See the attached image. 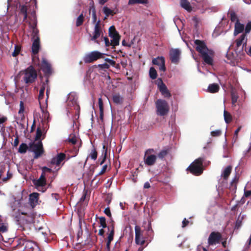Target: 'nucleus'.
<instances>
[{"label":"nucleus","instance_id":"obj_1","mask_svg":"<svg viewBox=\"0 0 251 251\" xmlns=\"http://www.w3.org/2000/svg\"><path fill=\"white\" fill-rule=\"evenodd\" d=\"M194 43L196 45V50L200 54L203 61L208 65H212L214 51L207 48L203 41L197 39L194 41Z\"/></svg>","mask_w":251,"mask_h":251},{"label":"nucleus","instance_id":"obj_2","mask_svg":"<svg viewBox=\"0 0 251 251\" xmlns=\"http://www.w3.org/2000/svg\"><path fill=\"white\" fill-rule=\"evenodd\" d=\"M92 12V23L95 24L94 30L93 34H90L91 40L94 41L95 43L100 44V41L98 39L103 34L102 27L101 26V21L100 20L97 21L96 11L93 1L92 4L90 6L89 13Z\"/></svg>","mask_w":251,"mask_h":251},{"label":"nucleus","instance_id":"obj_3","mask_svg":"<svg viewBox=\"0 0 251 251\" xmlns=\"http://www.w3.org/2000/svg\"><path fill=\"white\" fill-rule=\"evenodd\" d=\"M20 74L23 75V79L26 84L34 83L37 77V71L32 65H30L25 70L21 71Z\"/></svg>","mask_w":251,"mask_h":251},{"label":"nucleus","instance_id":"obj_4","mask_svg":"<svg viewBox=\"0 0 251 251\" xmlns=\"http://www.w3.org/2000/svg\"><path fill=\"white\" fill-rule=\"evenodd\" d=\"M204 158L199 157L195 160L188 167L187 170L194 175L200 176L203 173V162Z\"/></svg>","mask_w":251,"mask_h":251},{"label":"nucleus","instance_id":"obj_5","mask_svg":"<svg viewBox=\"0 0 251 251\" xmlns=\"http://www.w3.org/2000/svg\"><path fill=\"white\" fill-rule=\"evenodd\" d=\"M155 106L156 114L158 116H164L169 112V106L165 100L158 99L155 101Z\"/></svg>","mask_w":251,"mask_h":251},{"label":"nucleus","instance_id":"obj_6","mask_svg":"<svg viewBox=\"0 0 251 251\" xmlns=\"http://www.w3.org/2000/svg\"><path fill=\"white\" fill-rule=\"evenodd\" d=\"M104 54L98 51H93L84 56L83 61L85 63H92L99 59L103 58Z\"/></svg>","mask_w":251,"mask_h":251},{"label":"nucleus","instance_id":"obj_7","mask_svg":"<svg viewBox=\"0 0 251 251\" xmlns=\"http://www.w3.org/2000/svg\"><path fill=\"white\" fill-rule=\"evenodd\" d=\"M153 152H154V150L152 149H148L145 151L144 160L146 165L151 166L155 163L157 156L154 154H151Z\"/></svg>","mask_w":251,"mask_h":251},{"label":"nucleus","instance_id":"obj_8","mask_svg":"<svg viewBox=\"0 0 251 251\" xmlns=\"http://www.w3.org/2000/svg\"><path fill=\"white\" fill-rule=\"evenodd\" d=\"M109 36L112 38L111 41L113 42V48L119 45L121 36L116 31L114 25H112L109 28Z\"/></svg>","mask_w":251,"mask_h":251},{"label":"nucleus","instance_id":"obj_9","mask_svg":"<svg viewBox=\"0 0 251 251\" xmlns=\"http://www.w3.org/2000/svg\"><path fill=\"white\" fill-rule=\"evenodd\" d=\"M33 182L39 191L45 192L46 191L47 188L45 187L47 184L46 176H44L43 174H41L38 179L34 180Z\"/></svg>","mask_w":251,"mask_h":251},{"label":"nucleus","instance_id":"obj_10","mask_svg":"<svg viewBox=\"0 0 251 251\" xmlns=\"http://www.w3.org/2000/svg\"><path fill=\"white\" fill-rule=\"evenodd\" d=\"M30 148L34 152V158L37 159L44 153L43 144L41 141H39L36 144H32L30 145Z\"/></svg>","mask_w":251,"mask_h":251},{"label":"nucleus","instance_id":"obj_11","mask_svg":"<svg viewBox=\"0 0 251 251\" xmlns=\"http://www.w3.org/2000/svg\"><path fill=\"white\" fill-rule=\"evenodd\" d=\"M222 238L221 233L219 232L213 231L210 234L208 239V243L209 245H214L220 242Z\"/></svg>","mask_w":251,"mask_h":251},{"label":"nucleus","instance_id":"obj_12","mask_svg":"<svg viewBox=\"0 0 251 251\" xmlns=\"http://www.w3.org/2000/svg\"><path fill=\"white\" fill-rule=\"evenodd\" d=\"M40 69L44 72L45 76L49 79V76L52 74V69L50 64L45 58L42 59Z\"/></svg>","mask_w":251,"mask_h":251},{"label":"nucleus","instance_id":"obj_13","mask_svg":"<svg viewBox=\"0 0 251 251\" xmlns=\"http://www.w3.org/2000/svg\"><path fill=\"white\" fill-rule=\"evenodd\" d=\"M180 50L178 49H172L170 50V59L171 61L174 64H177L179 62Z\"/></svg>","mask_w":251,"mask_h":251},{"label":"nucleus","instance_id":"obj_14","mask_svg":"<svg viewBox=\"0 0 251 251\" xmlns=\"http://www.w3.org/2000/svg\"><path fill=\"white\" fill-rule=\"evenodd\" d=\"M135 243L138 245H143L146 243V239H144V237L142 236L141 229L139 226H135Z\"/></svg>","mask_w":251,"mask_h":251},{"label":"nucleus","instance_id":"obj_15","mask_svg":"<svg viewBox=\"0 0 251 251\" xmlns=\"http://www.w3.org/2000/svg\"><path fill=\"white\" fill-rule=\"evenodd\" d=\"M152 63L153 65L158 66L160 71L165 72L166 71L165 61L164 57L158 56L152 59Z\"/></svg>","mask_w":251,"mask_h":251},{"label":"nucleus","instance_id":"obj_16","mask_svg":"<svg viewBox=\"0 0 251 251\" xmlns=\"http://www.w3.org/2000/svg\"><path fill=\"white\" fill-rule=\"evenodd\" d=\"M159 82L158 84L159 90L161 92V94L166 98H170L171 97V94L168 90L166 85L163 82L161 78L159 79Z\"/></svg>","mask_w":251,"mask_h":251},{"label":"nucleus","instance_id":"obj_17","mask_svg":"<svg viewBox=\"0 0 251 251\" xmlns=\"http://www.w3.org/2000/svg\"><path fill=\"white\" fill-rule=\"evenodd\" d=\"M21 214L24 215V217L20 218V220H23L24 223L31 224L33 222L35 217L34 213L21 212Z\"/></svg>","mask_w":251,"mask_h":251},{"label":"nucleus","instance_id":"obj_18","mask_svg":"<svg viewBox=\"0 0 251 251\" xmlns=\"http://www.w3.org/2000/svg\"><path fill=\"white\" fill-rule=\"evenodd\" d=\"M33 42L31 47L32 54L36 55L38 53L40 49V38H37L35 40H32Z\"/></svg>","mask_w":251,"mask_h":251},{"label":"nucleus","instance_id":"obj_19","mask_svg":"<svg viewBox=\"0 0 251 251\" xmlns=\"http://www.w3.org/2000/svg\"><path fill=\"white\" fill-rule=\"evenodd\" d=\"M66 158V154L64 153H59L57 155L53 157L51 160L52 164H55L58 166L60 164L61 162L63 161Z\"/></svg>","mask_w":251,"mask_h":251},{"label":"nucleus","instance_id":"obj_20","mask_svg":"<svg viewBox=\"0 0 251 251\" xmlns=\"http://www.w3.org/2000/svg\"><path fill=\"white\" fill-rule=\"evenodd\" d=\"M153 238V231L151 228V223L148 224V229L146 231V233L145 234L144 239H146V242H151Z\"/></svg>","mask_w":251,"mask_h":251},{"label":"nucleus","instance_id":"obj_21","mask_svg":"<svg viewBox=\"0 0 251 251\" xmlns=\"http://www.w3.org/2000/svg\"><path fill=\"white\" fill-rule=\"evenodd\" d=\"M39 196L37 193H33L29 195V201L32 208H34L37 205Z\"/></svg>","mask_w":251,"mask_h":251},{"label":"nucleus","instance_id":"obj_22","mask_svg":"<svg viewBox=\"0 0 251 251\" xmlns=\"http://www.w3.org/2000/svg\"><path fill=\"white\" fill-rule=\"evenodd\" d=\"M247 36L246 34H242L239 38L236 40V47H241L242 46L244 43H247Z\"/></svg>","mask_w":251,"mask_h":251},{"label":"nucleus","instance_id":"obj_23","mask_svg":"<svg viewBox=\"0 0 251 251\" xmlns=\"http://www.w3.org/2000/svg\"><path fill=\"white\" fill-rule=\"evenodd\" d=\"M107 147H106L105 145H103L102 147V154L101 156L102 158L101 159L100 158L99 159V161H100L99 164L100 165H102L106 161L107 155Z\"/></svg>","mask_w":251,"mask_h":251},{"label":"nucleus","instance_id":"obj_24","mask_svg":"<svg viewBox=\"0 0 251 251\" xmlns=\"http://www.w3.org/2000/svg\"><path fill=\"white\" fill-rule=\"evenodd\" d=\"M49 81V79L47 78L45 82H44L42 85V87L39 91V94L38 96V99L39 101H40L44 98L45 90L46 88H47L48 86Z\"/></svg>","mask_w":251,"mask_h":251},{"label":"nucleus","instance_id":"obj_25","mask_svg":"<svg viewBox=\"0 0 251 251\" xmlns=\"http://www.w3.org/2000/svg\"><path fill=\"white\" fill-rule=\"evenodd\" d=\"M180 6L188 12H190L192 11V7L188 0H180Z\"/></svg>","mask_w":251,"mask_h":251},{"label":"nucleus","instance_id":"obj_26","mask_svg":"<svg viewBox=\"0 0 251 251\" xmlns=\"http://www.w3.org/2000/svg\"><path fill=\"white\" fill-rule=\"evenodd\" d=\"M30 26L32 28V40H35L37 37H39V30L36 27V24H35L34 25H31L29 23Z\"/></svg>","mask_w":251,"mask_h":251},{"label":"nucleus","instance_id":"obj_27","mask_svg":"<svg viewBox=\"0 0 251 251\" xmlns=\"http://www.w3.org/2000/svg\"><path fill=\"white\" fill-rule=\"evenodd\" d=\"M244 29V25L239 22H236L235 24L234 35L242 32Z\"/></svg>","mask_w":251,"mask_h":251},{"label":"nucleus","instance_id":"obj_28","mask_svg":"<svg viewBox=\"0 0 251 251\" xmlns=\"http://www.w3.org/2000/svg\"><path fill=\"white\" fill-rule=\"evenodd\" d=\"M220 87L218 84L212 83L209 85L208 92L211 93H217L219 91Z\"/></svg>","mask_w":251,"mask_h":251},{"label":"nucleus","instance_id":"obj_29","mask_svg":"<svg viewBox=\"0 0 251 251\" xmlns=\"http://www.w3.org/2000/svg\"><path fill=\"white\" fill-rule=\"evenodd\" d=\"M98 103L100 109V119L102 121L103 120L104 112L103 101L101 98L99 99Z\"/></svg>","mask_w":251,"mask_h":251},{"label":"nucleus","instance_id":"obj_30","mask_svg":"<svg viewBox=\"0 0 251 251\" xmlns=\"http://www.w3.org/2000/svg\"><path fill=\"white\" fill-rule=\"evenodd\" d=\"M232 167L231 166H228L226 167L222 173V176L225 180H227L230 174H231Z\"/></svg>","mask_w":251,"mask_h":251},{"label":"nucleus","instance_id":"obj_31","mask_svg":"<svg viewBox=\"0 0 251 251\" xmlns=\"http://www.w3.org/2000/svg\"><path fill=\"white\" fill-rule=\"evenodd\" d=\"M246 43H244L241 47H235L234 51L237 56L241 57L244 54V48H246Z\"/></svg>","mask_w":251,"mask_h":251},{"label":"nucleus","instance_id":"obj_32","mask_svg":"<svg viewBox=\"0 0 251 251\" xmlns=\"http://www.w3.org/2000/svg\"><path fill=\"white\" fill-rule=\"evenodd\" d=\"M113 102L116 104H122L123 102V98L119 94L114 95L112 97Z\"/></svg>","mask_w":251,"mask_h":251},{"label":"nucleus","instance_id":"obj_33","mask_svg":"<svg viewBox=\"0 0 251 251\" xmlns=\"http://www.w3.org/2000/svg\"><path fill=\"white\" fill-rule=\"evenodd\" d=\"M108 168V170H110V166H109V167L108 166V165L107 164L104 165L103 166H102V168L101 170V171L100 172V173L97 175H96L95 177L92 179V182H94L96 177L99 176H100V175H103V174H104L106 171H107V169Z\"/></svg>","mask_w":251,"mask_h":251},{"label":"nucleus","instance_id":"obj_34","mask_svg":"<svg viewBox=\"0 0 251 251\" xmlns=\"http://www.w3.org/2000/svg\"><path fill=\"white\" fill-rule=\"evenodd\" d=\"M224 116L225 121L226 124H229L232 121V118L231 115L225 110L224 112Z\"/></svg>","mask_w":251,"mask_h":251},{"label":"nucleus","instance_id":"obj_35","mask_svg":"<svg viewBox=\"0 0 251 251\" xmlns=\"http://www.w3.org/2000/svg\"><path fill=\"white\" fill-rule=\"evenodd\" d=\"M102 11L106 17H108L110 15L113 16L116 13V12H114L113 10H111L107 6H104L103 7Z\"/></svg>","mask_w":251,"mask_h":251},{"label":"nucleus","instance_id":"obj_36","mask_svg":"<svg viewBox=\"0 0 251 251\" xmlns=\"http://www.w3.org/2000/svg\"><path fill=\"white\" fill-rule=\"evenodd\" d=\"M149 75L151 78L155 79L157 76V74L156 70L153 67H151L149 71Z\"/></svg>","mask_w":251,"mask_h":251},{"label":"nucleus","instance_id":"obj_37","mask_svg":"<svg viewBox=\"0 0 251 251\" xmlns=\"http://www.w3.org/2000/svg\"><path fill=\"white\" fill-rule=\"evenodd\" d=\"M229 18L231 22H239V20L235 12L233 11H231L229 13Z\"/></svg>","mask_w":251,"mask_h":251},{"label":"nucleus","instance_id":"obj_38","mask_svg":"<svg viewBox=\"0 0 251 251\" xmlns=\"http://www.w3.org/2000/svg\"><path fill=\"white\" fill-rule=\"evenodd\" d=\"M84 17L83 13H81L76 19V26H80L84 22Z\"/></svg>","mask_w":251,"mask_h":251},{"label":"nucleus","instance_id":"obj_39","mask_svg":"<svg viewBox=\"0 0 251 251\" xmlns=\"http://www.w3.org/2000/svg\"><path fill=\"white\" fill-rule=\"evenodd\" d=\"M27 149V145L25 143H22L20 145L18 151L21 153H25L26 152Z\"/></svg>","mask_w":251,"mask_h":251},{"label":"nucleus","instance_id":"obj_40","mask_svg":"<svg viewBox=\"0 0 251 251\" xmlns=\"http://www.w3.org/2000/svg\"><path fill=\"white\" fill-rule=\"evenodd\" d=\"M25 110L24 107V103L22 101H20V109L19 110L18 113L20 115L22 118L24 117V112Z\"/></svg>","mask_w":251,"mask_h":251},{"label":"nucleus","instance_id":"obj_41","mask_svg":"<svg viewBox=\"0 0 251 251\" xmlns=\"http://www.w3.org/2000/svg\"><path fill=\"white\" fill-rule=\"evenodd\" d=\"M114 235V226L113 225L112 226L111 229L110 230V233L108 234L107 237V241L109 242H111L113 240Z\"/></svg>","mask_w":251,"mask_h":251},{"label":"nucleus","instance_id":"obj_42","mask_svg":"<svg viewBox=\"0 0 251 251\" xmlns=\"http://www.w3.org/2000/svg\"><path fill=\"white\" fill-rule=\"evenodd\" d=\"M21 46L18 45H16L14 48V50L12 53V56L14 57L17 56L20 53L21 51Z\"/></svg>","mask_w":251,"mask_h":251},{"label":"nucleus","instance_id":"obj_43","mask_svg":"<svg viewBox=\"0 0 251 251\" xmlns=\"http://www.w3.org/2000/svg\"><path fill=\"white\" fill-rule=\"evenodd\" d=\"M89 156L91 157L92 159H93L94 160H95L97 158L98 152L96 149L93 148V149L92 150L91 153L89 154Z\"/></svg>","mask_w":251,"mask_h":251},{"label":"nucleus","instance_id":"obj_44","mask_svg":"<svg viewBox=\"0 0 251 251\" xmlns=\"http://www.w3.org/2000/svg\"><path fill=\"white\" fill-rule=\"evenodd\" d=\"M168 153V151L166 150H163L161 151L158 154V157L160 159H163Z\"/></svg>","mask_w":251,"mask_h":251},{"label":"nucleus","instance_id":"obj_45","mask_svg":"<svg viewBox=\"0 0 251 251\" xmlns=\"http://www.w3.org/2000/svg\"><path fill=\"white\" fill-rule=\"evenodd\" d=\"M99 220H100V226L103 228L106 227L107 225H106V219H105V217H99Z\"/></svg>","mask_w":251,"mask_h":251},{"label":"nucleus","instance_id":"obj_46","mask_svg":"<svg viewBox=\"0 0 251 251\" xmlns=\"http://www.w3.org/2000/svg\"><path fill=\"white\" fill-rule=\"evenodd\" d=\"M241 129V127L239 126L235 131L232 139V141L234 142V143L236 142L237 141L238 133L240 131Z\"/></svg>","mask_w":251,"mask_h":251},{"label":"nucleus","instance_id":"obj_47","mask_svg":"<svg viewBox=\"0 0 251 251\" xmlns=\"http://www.w3.org/2000/svg\"><path fill=\"white\" fill-rule=\"evenodd\" d=\"M100 36H101V37L103 38V40L105 42V47H108L110 46L113 47V42L112 41H111V42H110L109 39L107 37H103V35H100Z\"/></svg>","mask_w":251,"mask_h":251},{"label":"nucleus","instance_id":"obj_48","mask_svg":"<svg viewBox=\"0 0 251 251\" xmlns=\"http://www.w3.org/2000/svg\"><path fill=\"white\" fill-rule=\"evenodd\" d=\"M42 135V131L40 127H38L36 130L35 140L38 141L40 139Z\"/></svg>","mask_w":251,"mask_h":251},{"label":"nucleus","instance_id":"obj_49","mask_svg":"<svg viewBox=\"0 0 251 251\" xmlns=\"http://www.w3.org/2000/svg\"><path fill=\"white\" fill-rule=\"evenodd\" d=\"M222 134V131L220 129L216 130L211 132V135L213 137H218Z\"/></svg>","mask_w":251,"mask_h":251},{"label":"nucleus","instance_id":"obj_50","mask_svg":"<svg viewBox=\"0 0 251 251\" xmlns=\"http://www.w3.org/2000/svg\"><path fill=\"white\" fill-rule=\"evenodd\" d=\"M239 178V177L238 176H237V175H236L234 176V177L233 178V179L232 180V181L230 183V185L231 186L234 185L235 188H236V185L238 182Z\"/></svg>","mask_w":251,"mask_h":251},{"label":"nucleus","instance_id":"obj_51","mask_svg":"<svg viewBox=\"0 0 251 251\" xmlns=\"http://www.w3.org/2000/svg\"><path fill=\"white\" fill-rule=\"evenodd\" d=\"M251 30V22H249L246 25L245 29V33H249Z\"/></svg>","mask_w":251,"mask_h":251},{"label":"nucleus","instance_id":"obj_52","mask_svg":"<svg viewBox=\"0 0 251 251\" xmlns=\"http://www.w3.org/2000/svg\"><path fill=\"white\" fill-rule=\"evenodd\" d=\"M42 172L41 174H43L44 176H46V173L47 172H49L50 173H51L52 172V170L51 169H50L47 167H43L42 168Z\"/></svg>","mask_w":251,"mask_h":251},{"label":"nucleus","instance_id":"obj_53","mask_svg":"<svg viewBox=\"0 0 251 251\" xmlns=\"http://www.w3.org/2000/svg\"><path fill=\"white\" fill-rule=\"evenodd\" d=\"M98 67L100 69H102V70L108 69L109 68V65L106 63H105L101 64H99Z\"/></svg>","mask_w":251,"mask_h":251},{"label":"nucleus","instance_id":"obj_54","mask_svg":"<svg viewBox=\"0 0 251 251\" xmlns=\"http://www.w3.org/2000/svg\"><path fill=\"white\" fill-rule=\"evenodd\" d=\"M6 177H3L2 178V181L3 182H6L9 179H10L12 177V174L9 172V171H8L7 172Z\"/></svg>","mask_w":251,"mask_h":251},{"label":"nucleus","instance_id":"obj_55","mask_svg":"<svg viewBox=\"0 0 251 251\" xmlns=\"http://www.w3.org/2000/svg\"><path fill=\"white\" fill-rule=\"evenodd\" d=\"M7 227L3 223L0 224V232H5L7 231Z\"/></svg>","mask_w":251,"mask_h":251},{"label":"nucleus","instance_id":"obj_56","mask_svg":"<svg viewBox=\"0 0 251 251\" xmlns=\"http://www.w3.org/2000/svg\"><path fill=\"white\" fill-rule=\"evenodd\" d=\"M238 97L234 94H231L232 103L234 104L237 101Z\"/></svg>","mask_w":251,"mask_h":251},{"label":"nucleus","instance_id":"obj_57","mask_svg":"<svg viewBox=\"0 0 251 251\" xmlns=\"http://www.w3.org/2000/svg\"><path fill=\"white\" fill-rule=\"evenodd\" d=\"M77 140L75 136L74 135L72 138L69 139V142L73 145H75L76 143Z\"/></svg>","mask_w":251,"mask_h":251},{"label":"nucleus","instance_id":"obj_58","mask_svg":"<svg viewBox=\"0 0 251 251\" xmlns=\"http://www.w3.org/2000/svg\"><path fill=\"white\" fill-rule=\"evenodd\" d=\"M105 61L113 66L116 64V62L114 60L108 58H105Z\"/></svg>","mask_w":251,"mask_h":251},{"label":"nucleus","instance_id":"obj_59","mask_svg":"<svg viewBox=\"0 0 251 251\" xmlns=\"http://www.w3.org/2000/svg\"><path fill=\"white\" fill-rule=\"evenodd\" d=\"M104 213H105L107 216H108L109 217H111V212H110V208H109V207H107V208H106L104 209Z\"/></svg>","mask_w":251,"mask_h":251},{"label":"nucleus","instance_id":"obj_60","mask_svg":"<svg viewBox=\"0 0 251 251\" xmlns=\"http://www.w3.org/2000/svg\"><path fill=\"white\" fill-rule=\"evenodd\" d=\"M20 11L23 14L27 13L26 6L25 5H23L21 8Z\"/></svg>","mask_w":251,"mask_h":251},{"label":"nucleus","instance_id":"obj_61","mask_svg":"<svg viewBox=\"0 0 251 251\" xmlns=\"http://www.w3.org/2000/svg\"><path fill=\"white\" fill-rule=\"evenodd\" d=\"M189 223V221L188 220H187L186 218H185L182 222V227L183 228L186 227L188 225Z\"/></svg>","mask_w":251,"mask_h":251},{"label":"nucleus","instance_id":"obj_62","mask_svg":"<svg viewBox=\"0 0 251 251\" xmlns=\"http://www.w3.org/2000/svg\"><path fill=\"white\" fill-rule=\"evenodd\" d=\"M251 196V190H244V196L246 198H248Z\"/></svg>","mask_w":251,"mask_h":251},{"label":"nucleus","instance_id":"obj_63","mask_svg":"<svg viewBox=\"0 0 251 251\" xmlns=\"http://www.w3.org/2000/svg\"><path fill=\"white\" fill-rule=\"evenodd\" d=\"M136 3H139V0H129L128 4L133 5Z\"/></svg>","mask_w":251,"mask_h":251},{"label":"nucleus","instance_id":"obj_64","mask_svg":"<svg viewBox=\"0 0 251 251\" xmlns=\"http://www.w3.org/2000/svg\"><path fill=\"white\" fill-rule=\"evenodd\" d=\"M7 118L6 117H0V124H3L7 120Z\"/></svg>","mask_w":251,"mask_h":251}]
</instances>
